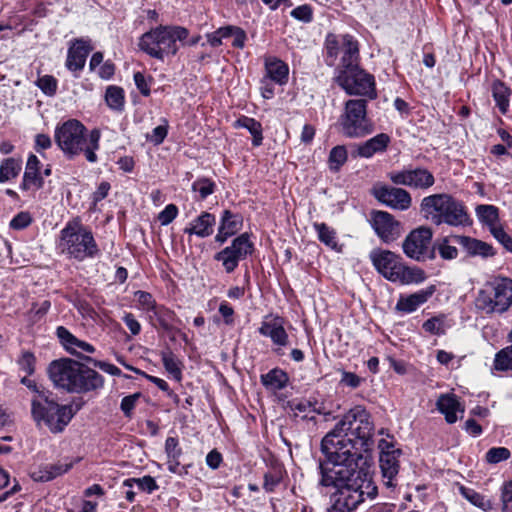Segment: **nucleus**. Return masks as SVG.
<instances>
[{
    "instance_id": "8",
    "label": "nucleus",
    "mask_w": 512,
    "mask_h": 512,
    "mask_svg": "<svg viewBox=\"0 0 512 512\" xmlns=\"http://www.w3.org/2000/svg\"><path fill=\"white\" fill-rule=\"evenodd\" d=\"M512 305V279L495 277L478 291L475 306L485 314H503Z\"/></svg>"
},
{
    "instance_id": "17",
    "label": "nucleus",
    "mask_w": 512,
    "mask_h": 512,
    "mask_svg": "<svg viewBox=\"0 0 512 512\" xmlns=\"http://www.w3.org/2000/svg\"><path fill=\"white\" fill-rule=\"evenodd\" d=\"M258 332L262 336L270 338L273 344L277 346V348L274 349L276 354H283L281 348L287 346L289 342V336L284 328L283 318L279 316L266 317L262 321Z\"/></svg>"
},
{
    "instance_id": "51",
    "label": "nucleus",
    "mask_w": 512,
    "mask_h": 512,
    "mask_svg": "<svg viewBox=\"0 0 512 512\" xmlns=\"http://www.w3.org/2000/svg\"><path fill=\"white\" fill-rule=\"evenodd\" d=\"M291 16L297 20L308 23L312 21L313 18L312 8L307 4L300 5L291 11Z\"/></svg>"
},
{
    "instance_id": "60",
    "label": "nucleus",
    "mask_w": 512,
    "mask_h": 512,
    "mask_svg": "<svg viewBox=\"0 0 512 512\" xmlns=\"http://www.w3.org/2000/svg\"><path fill=\"white\" fill-rule=\"evenodd\" d=\"M219 313L223 317L225 324H227V325L233 324L234 309L228 302H226V301L221 302V304L219 306Z\"/></svg>"
},
{
    "instance_id": "13",
    "label": "nucleus",
    "mask_w": 512,
    "mask_h": 512,
    "mask_svg": "<svg viewBox=\"0 0 512 512\" xmlns=\"http://www.w3.org/2000/svg\"><path fill=\"white\" fill-rule=\"evenodd\" d=\"M432 230L429 227H419L411 231L402 244L404 254L416 261H425L434 257L430 249Z\"/></svg>"
},
{
    "instance_id": "14",
    "label": "nucleus",
    "mask_w": 512,
    "mask_h": 512,
    "mask_svg": "<svg viewBox=\"0 0 512 512\" xmlns=\"http://www.w3.org/2000/svg\"><path fill=\"white\" fill-rule=\"evenodd\" d=\"M378 448L380 450L379 465L383 482L387 487H395V480L400 468L399 457L402 451L396 448L392 441L387 439H381L378 443Z\"/></svg>"
},
{
    "instance_id": "40",
    "label": "nucleus",
    "mask_w": 512,
    "mask_h": 512,
    "mask_svg": "<svg viewBox=\"0 0 512 512\" xmlns=\"http://www.w3.org/2000/svg\"><path fill=\"white\" fill-rule=\"evenodd\" d=\"M479 220L490 227H498V208L493 205H479L476 208Z\"/></svg>"
},
{
    "instance_id": "29",
    "label": "nucleus",
    "mask_w": 512,
    "mask_h": 512,
    "mask_svg": "<svg viewBox=\"0 0 512 512\" xmlns=\"http://www.w3.org/2000/svg\"><path fill=\"white\" fill-rule=\"evenodd\" d=\"M389 142L390 137L385 133H380L364 143L359 144L357 154L363 158H370L378 152L385 151Z\"/></svg>"
},
{
    "instance_id": "45",
    "label": "nucleus",
    "mask_w": 512,
    "mask_h": 512,
    "mask_svg": "<svg viewBox=\"0 0 512 512\" xmlns=\"http://www.w3.org/2000/svg\"><path fill=\"white\" fill-rule=\"evenodd\" d=\"M135 299L137 301V307L147 313H149V315L152 314V312L156 309V307L158 306L156 304V301L155 299L152 297V295L148 292H145V291H136L135 294Z\"/></svg>"
},
{
    "instance_id": "37",
    "label": "nucleus",
    "mask_w": 512,
    "mask_h": 512,
    "mask_svg": "<svg viewBox=\"0 0 512 512\" xmlns=\"http://www.w3.org/2000/svg\"><path fill=\"white\" fill-rule=\"evenodd\" d=\"M21 160L15 158H7L0 165V183L7 182L19 174L21 171Z\"/></svg>"
},
{
    "instance_id": "55",
    "label": "nucleus",
    "mask_w": 512,
    "mask_h": 512,
    "mask_svg": "<svg viewBox=\"0 0 512 512\" xmlns=\"http://www.w3.org/2000/svg\"><path fill=\"white\" fill-rule=\"evenodd\" d=\"M165 452L167 458H179L182 450L179 447L178 440L175 437H168L165 441Z\"/></svg>"
},
{
    "instance_id": "32",
    "label": "nucleus",
    "mask_w": 512,
    "mask_h": 512,
    "mask_svg": "<svg viewBox=\"0 0 512 512\" xmlns=\"http://www.w3.org/2000/svg\"><path fill=\"white\" fill-rule=\"evenodd\" d=\"M511 89L506 86L502 81L496 80L492 84V96L502 114H506L510 106L509 97Z\"/></svg>"
},
{
    "instance_id": "48",
    "label": "nucleus",
    "mask_w": 512,
    "mask_h": 512,
    "mask_svg": "<svg viewBox=\"0 0 512 512\" xmlns=\"http://www.w3.org/2000/svg\"><path fill=\"white\" fill-rule=\"evenodd\" d=\"M192 190L198 192L201 199H205L214 192L215 183L208 178H200L192 184Z\"/></svg>"
},
{
    "instance_id": "33",
    "label": "nucleus",
    "mask_w": 512,
    "mask_h": 512,
    "mask_svg": "<svg viewBox=\"0 0 512 512\" xmlns=\"http://www.w3.org/2000/svg\"><path fill=\"white\" fill-rule=\"evenodd\" d=\"M243 226V217L239 213L224 210L221 214L219 227L228 232L231 236L238 233Z\"/></svg>"
},
{
    "instance_id": "56",
    "label": "nucleus",
    "mask_w": 512,
    "mask_h": 512,
    "mask_svg": "<svg viewBox=\"0 0 512 512\" xmlns=\"http://www.w3.org/2000/svg\"><path fill=\"white\" fill-rule=\"evenodd\" d=\"M140 393L125 396L121 401V410L125 416L130 417L132 410L135 408L137 400L140 398Z\"/></svg>"
},
{
    "instance_id": "20",
    "label": "nucleus",
    "mask_w": 512,
    "mask_h": 512,
    "mask_svg": "<svg viewBox=\"0 0 512 512\" xmlns=\"http://www.w3.org/2000/svg\"><path fill=\"white\" fill-rule=\"evenodd\" d=\"M41 162L34 154H30L26 163L21 189L23 190H38L42 188L44 181L40 173Z\"/></svg>"
},
{
    "instance_id": "15",
    "label": "nucleus",
    "mask_w": 512,
    "mask_h": 512,
    "mask_svg": "<svg viewBox=\"0 0 512 512\" xmlns=\"http://www.w3.org/2000/svg\"><path fill=\"white\" fill-rule=\"evenodd\" d=\"M388 178L395 185L408 186L413 189L428 190L435 184V177L423 167L407 168L388 173Z\"/></svg>"
},
{
    "instance_id": "38",
    "label": "nucleus",
    "mask_w": 512,
    "mask_h": 512,
    "mask_svg": "<svg viewBox=\"0 0 512 512\" xmlns=\"http://www.w3.org/2000/svg\"><path fill=\"white\" fill-rule=\"evenodd\" d=\"M348 159L347 149L343 145L335 146L331 149L328 157L329 169L332 172H338Z\"/></svg>"
},
{
    "instance_id": "4",
    "label": "nucleus",
    "mask_w": 512,
    "mask_h": 512,
    "mask_svg": "<svg viewBox=\"0 0 512 512\" xmlns=\"http://www.w3.org/2000/svg\"><path fill=\"white\" fill-rule=\"evenodd\" d=\"M422 216L430 223L440 226H463L469 221L468 213L462 202L447 193L432 194L424 197L420 203Z\"/></svg>"
},
{
    "instance_id": "49",
    "label": "nucleus",
    "mask_w": 512,
    "mask_h": 512,
    "mask_svg": "<svg viewBox=\"0 0 512 512\" xmlns=\"http://www.w3.org/2000/svg\"><path fill=\"white\" fill-rule=\"evenodd\" d=\"M510 450L506 447H493L486 452L485 459L490 464H497L510 457Z\"/></svg>"
},
{
    "instance_id": "12",
    "label": "nucleus",
    "mask_w": 512,
    "mask_h": 512,
    "mask_svg": "<svg viewBox=\"0 0 512 512\" xmlns=\"http://www.w3.org/2000/svg\"><path fill=\"white\" fill-rule=\"evenodd\" d=\"M254 245L247 233L236 237L231 245L225 247L214 255L216 261L221 262L226 273H232L238 267L239 262L253 253Z\"/></svg>"
},
{
    "instance_id": "18",
    "label": "nucleus",
    "mask_w": 512,
    "mask_h": 512,
    "mask_svg": "<svg viewBox=\"0 0 512 512\" xmlns=\"http://www.w3.org/2000/svg\"><path fill=\"white\" fill-rule=\"evenodd\" d=\"M372 226L379 238L385 243L395 241L402 233L401 224L385 211L373 213Z\"/></svg>"
},
{
    "instance_id": "22",
    "label": "nucleus",
    "mask_w": 512,
    "mask_h": 512,
    "mask_svg": "<svg viewBox=\"0 0 512 512\" xmlns=\"http://www.w3.org/2000/svg\"><path fill=\"white\" fill-rule=\"evenodd\" d=\"M340 52L342 53L341 63L338 69H348L359 66L358 42L351 35L341 37Z\"/></svg>"
},
{
    "instance_id": "5",
    "label": "nucleus",
    "mask_w": 512,
    "mask_h": 512,
    "mask_svg": "<svg viewBox=\"0 0 512 512\" xmlns=\"http://www.w3.org/2000/svg\"><path fill=\"white\" fill-rule=\"evenodd\" d=\"M51 395V392H42L33 396L31 414L38 426L45 425L51 433L57 434L64 431L75 412L71 405H60Z\"/></svg>"
},
{
    "instance_id": "57",
    "label": "nucleus",
    "mask_w": 512,
    "mask_h": 512,
    "mask_svg": "<svg viewBox=\"0 0 512 512\" xmlns=\"http://www.w3.org/2000/svg\"><path fill=\"white\" fill-rule=\"evenodd\" d=\"M167 133H168L167 126L159 125L152 130L151 134L148 136V139L150 142L154 143L155 145H159L164 141V139L167 136Z\"/></svg>"
},
{
    "instance_id": "35",
    "label": "nucleus",
    "mask_w": 512,
    "mask_h": 512,
    "mask_svg": "<svg viewBox=\"0 0 512 512\" xmlns=\"http://www.w3.org/2000/svg\"><path fill=\"white\" fill-rule=\"evenodd\" d=\"M313 227L317 232L318 239L323 244L337 252L341 251L337 242L336 232L333 228L329 227L325 223H314Z\"/></svg>"
},
{
    "instance_id": "1",
    "label": "nucleus",
    "mask_w": 512,
    "mask_h": 512,
    "mask_svg": "<svg viewBox=\"0 0 512 512\" xmlns=\"http://www.w3.org/2000/svg\"><path fill=\"white\" fill-rule=\"evenodd\" d=\"M373 431L370 413L357 405L322 439L327 463L319 466L320 484L337 489L327 512H352L367 499L376 498L378 490L371 475L358 466L362 453L372 449Z\"/></svg>"
},
{
    "instance_id": "39",
    "label": "nucleus",
    "mask_w": 512,
    "mask_h": 512,
    "mask_svg": "<svg viewBox=\"0 0 512 512\" xmlns=\"http://www.w3.org/2000/svg\"><path fill=\"white\" fill-rule=\"evenodd\" d=\"M493 367L496 371H512V345L501 349L495 354Z\"/></svg>"
},
{
    "instance_id": "23",
    "label": "nucleus",
    "mask_w": 512,
    "mask_h": 512,
    "mask_svg": "<svg viewBox=\"0 0 512 512\" xmlns=\"http://www.w3.org/2000/svg\"><path fill=\"white\" fill-rule=\"evenodd\" d=\"M451 241L463 247L468 254L473 256L489 257L494 255V250L491 245L475 238L456 235L451 238Z\"/></svg>"
},
{
    "instance_id": "52",
    "label": "nucleus",
    "mask_w": 512,
    "mask_h": 512,
    "mask_svg": "<svg viewBox=\"0 0 512 512\" xmlns=\"http://www.w3.org/2000/svg\"><path fill=\"white\" fill-rule=\"evenodd\" d=\"M178 215V208L174 204L167 205L158 215V220L161 225L166 226L170 224Z\"/></svg>"
},
{
    "instance_id": "16",
    "label": "nucleus",
    "mask_w": 512,
    "mask_h": 512,
    "mask_svg": "<svg viewBox=\"0 0 512 512\" xmlns=\"http://www.w3.org/2000/svg\"><path fill=\"white\" fill-rule=\"evenodd\" d=\"M373 195L379 202L395 210H408L412 204L410 193L399 187L377 186L373 188Z\"/></svg>"
},
{
    "instance_id": "47",
    "label": "nucleus",
    "mask_w": 512,
    "mask_h": 512,
    "mask_svg": "<svg viewBox=\"0 0 512 512\" xmlns=\"http://www.w3.org/2000/svg\"><path fill=\"white\" fill-rule=\"evenodd\" d=\"M153 317L159 322V325L162 328L169 329L170 323L174 317V313L163 306H157L156 309L152 312V314L149 315V318L151 320Z\"/></svg>"
},
{
    "instance_id": "10",
    "label": "nucleus",
    "mask_w": 512,
    "mask_h": 512,
    "mask_svg": "<svg viewBox=\"0 0 512 512\" xmlns=\"http://www.w3.org/2000/svg\"><path fill=\"white\" fill-rule=\"evenodd\" d=\"M339 125L343 135L349 138H360L371 134L374 131V125L367 117V100H348L339 118Z\"/></svg>"
},
{
    "instance_id": "19",
    "label": "nucleus",
    "mask_w": 512,
    "mask_h": 512,
    "mask_svg": "<svg viewBox=\"0 0 512 512\" xmlns=\"http://www.w3.org/2000/svg\"><path fill=\"white\" fill-rule=\"evenodd\" d=\"M56 334L65 350L72 355L82 357L84 353L95 352V348L91 344L78 339L63 326L57 328Z\"/></svg>"
},
{
    "instance_id": "62",
    "label": "nucleus",
    "mask_w": 512,
    "mask_h": 512,
    "mask_svg": "<svg viewBox=\"0 0 512 512\" xmlns=\"http://www.w3.org/2000/svg\"><path fill=\"white\" fill-rule=\"evenodd\" d=\"M35 358L31 353H24L19 361L21 369L26 374L31 375L34 372Z\"/></svg>"
},
{
    "instance_id": "44",
    "label": "nucleus",
    "mask_w": 512,
    "mask_h": 512,
    "mask_svg": "<svg viewBox=\"0 0 512 512\" xmlns=\"http://www.w3.org/2000/svg\"><path fill=\"white\" fill-rule=\"evenodd\" d=\"M283 479V470L279 466L272 467L264 475L263 488L266 492H273Z\"/></svg>"
},
{
    "instance_id": "3",
    "label": "nucleus",
    "mask_w": 512,
    "mask_h": 512,
    "mask_svg": "<svg viewBox=\"0 0 512 512\" xmlns=\"http://www.w3.org/2000/svg\"><path fill=\"white\" fill-rule=\"evenodd\" d=\"M100 137L99 130L93 129L88 133L86 127L75 119L64 122L55 130V141L69 159L83 153L91 163L97 161L95 152L99 149Z\"/></svg>"
},
{
    "instance_id": "11",
    "label": "nucleus",
    "mask_w": 512,
    "mask_h": 512,
    "mask_svg": "<svg viewBox=\"0 0 512 512\" xmlns=\"http://www.w3.org/2000/svg\"><path fill=\"white\" fill-rule=\"evenodd\" d=\"M336 83L349 95H357L375 99L377 97L375 78L359 66L338 69Z\"/></svg>"
},
{
    "instance_id": "53",
    "label": "nucleus",
    "mask_w": 512,
    "mask_h": 512,
    "mask_svg": "<svg viewBox=\"0 0 512 512\" xmlns=\"http://www.w3.org/2000/svg\"><path fill=\"white\" fill-rule=\"evenodd\" d=\"M491 234L510 252H512V238L499 225L491 229Z\"/></svg>"
},
{
    "instance_id": "43",
    "label": "nucleus",
    "mask_w": 512,
    "mask_h": 512,
    "mask_svg": "<svg viewBox=\"0 0 512 512\" xmlns=\"http://www.w3.org/2000/svg\"><path fill=\"white\" fill-rule=\"evenodd\" d=\"M134 484H136L140 490L147 493H152L158 489V485L155 479L149 475H146L142 478H129L123 482V486L128 488H132Z\"/></svg>"
},
{
    "instance_id": "26",
    "label": "nucleus",
    "mask_w": 512,
    "mask_h": 512,
    "mask_svg": "<svg viewBox=\"0 0 512 512\" xmlns=\"http://www.w3.org/2000/svg\"><path fill=\"white\" fill-rule=\"evenodd\" d=\"M436 405L437 409L444 414L445 420L449 424H453L457 421L458 412L461 415L464 413V408L454 394H442L438 398Z\"/></svg>"
},
{
    "instance_id": "63",
    "label": "nucleus",
    "mask_w": 512,
    "mask_h": 512,
    "mask_svg": "<svg viewBox=\"0 0 512 512\" xmlns=\"http://www.w3.org/2000/svg\"><path fill=\"white\" fill-rule=\"evenodd\" d=\"M110 184L108 182H101L97 188V190L92 195L93 205L95 206L98 202L107 197Z\"/></svg>"
},
{
    "instance_id": "31",
    "label": "nucleus",
    "mask_w": 512,
    "mask_h": 512,
    "mask_svg": "<svg viewBox=\"0 0 512 512\" xmlns=\"http://www.w3.org/2000/svg\"><path fill=\"white\" fill-rule=\"evenodd\" d=\"M289 377L285 371L279 368H274L266 374L261 375L262 385L271 391L282 390L286 387Z\"/></svg>"
},
{
    "instance_id": "21",
    "label": "nucleus",
    "mask_w": 512,
    "mask_h": 512,
    "mask_svg": "<svg viewBox=\"0 0 512 512\" xmlns=\"http://www.w3.org/2000/svg\"><path fill=\"white\" fill-rule=\"evenodd\" d=\"M435 287L430 286L426 289L419 290L408 296H401L396 304V310L403 313H412L434 294Z\"/></svg>"
},
{
    "instance_id": "59",
    "label": "nucleus",
    "mask_w": 512,
    "mask_h": 512,
    "mask_svg": "<svg viewBox=\"0 0 512 512\" xmlns=\"http://www.w3.org/2000/svg\"><path fill=\"white\" fill-rule=\"evenodd\" d=\"M31 223L29 213L21 212L17 214L10 222V226L14 229H24Z\"/></svg>"
},
{
    "instance_id": "36",
    "label": "nucleus",
    "mask_w": 512,
    "mask_h": 512,
    "mask_svg": "<svg viewBox=\"0 0 512 512\" xmlns=\"http://www.w3.org/2000/svg\"><path fill=\"white\" fill-rule=\"evenodd\" d=\"M459 491L467 501H469L472 505L480 508L481 510L488 512L493 508L491 500L476 492L474 489L460 486Z\"/></svg>"
},
{
    "instance_id": "61",
    "label": "nucleus",
    "mask_w": 512,
    "mask_h": 512,
    "mask_svg": "<svg viewBox=\"0 0 512 512\" xmlns=\"http://www.w3.org/2000/svg\"><path fill=\"white\" fill-rule=\"evenodd\" d=\"M122 319L133 335L140 333L141 325L132 313H125Z\"/></svg>"
},
{
    "instance_id": "24",
    "label": "nucleus",
    "mask_w": 512,
    "mask_h": 512,
    "mask_svg": "<svg viewBox=\"0 0 512 512\" xmlns=\"http://www.w3.org/2000/svg\"><path fill=\"white\" fill-rule=\"evenodd\" d=\"M91 47L86 41L77 40L68 50L66 66L71 71L82 70Z\"/></svg>"
},
{
    "instance_id": "58",
    "label": "nucleus",
    "mask_w": 512,
    "mask_h": 512,
    "mask_svg": "<svg viewBox=\"0 0 512 512\" xmlns=\"http://www.w3.org/2000/svg\"><path fill=\"white\" fill-rule=\"evenodd\" d=\"M134 82L140 93L144 96L150 95V84L146 79L145 75L141 72L134 74Z\"/></svg>"
},
{
    "instance_id": "30",
    "label": "nucleus",
    "mask_w": 512,
    "mask_h": 512,
    "mask_svg": "<svg viewBox=\"0 0 512 512\" xmlns=\"http://www.w3.org/2000/svg\"><path fill=\"white\" fill-rule=\"evenodd\" d=\"M72 462H58L40 467L32 473L35 481L47 482L68 472L72 468Z\"/></svg>"
},
{
    "instance_id": "34",
    "label": "nucleus",
    "mask_w": 512,
    "mask_h": 512,
    "mask_svg": "<svg viewBox=\"0 0 512 512\" xmlns=\"http://www.w3.org/2000/svg\"><path fill=\"white\" fill-rule=\"evenodd\" d=\"M235 127L247 129L253 136L252 143L254 146H260L262 144V125L254 118L242 116L235 122Z\"/></svg>"
},
{
    "instance_id": "2",
    "label": "nucleus",
    "mask_w": 512,
    "mask_h": 512,
    "mask_svg": "<svg viewBox=\"0 0 512 512\" xmlns=\"http://www.w3.org/2000/svg\"><path fill=\"white\" fill-rule=\"evenodd\" d=\"M48 373L56 387L68 392H89L104 384L103 376L97 371L69 358L53 361Z\"/></svg>"
},
{
    "instance_id": "7",
    "label": "nucleus",
    "mask_w": 512,
    "mask_h": 512,
    "mask_svg": "<svg viewBox=\"0 0 512 512\" xmlns=\"http://www.w3.org/2000/svg\"><path fill=\"white\" fill-rule=\"evenodd\" d=\"M370 259L376 270L389 281L410 284L420 283L425 279L421 269L405 266L401 257L389 250H373Z\"/></svg>"
},
{
    "instance_id": "64",
    "label": "nucleus",
    "mask_w": 512,
    "mask_h": 512,
    "mask_svg": "<svg viewBox=\"0 0 512 512\" xmlns=\"http://www.w3.org/2000/svg\"><path fill=\"white\" fill-rule=\"evenodd\" d=\"M503 510L512 508V481L506 483L502 489Z\"/></svg>"
},
{
    "instance_id": "41",
    "label": "nucleus",
    "mask_w": 512,
    "mask_h": 512,
    "mask_svg": "<svg viewBox=\"0 0 512 512\" xmlns=\"http://www.w3.org/2000/svg\"><path fill=\"white\" fill-rule=\"evenodd\" d=\"M105 100L113 110H122L124 106V91L118 86H109L106 90Z\"/></svg>"
},
{
    "instance_id": "25",
    "label": "nucleus",
    "mask_w": 512,
    "mask_h": 512,
    "mask_svg": "<svg viewBox=\"0 0 512 512\" xmlns=\"http://www.w3.org/2000/svg\"><path fill=\"white\" fill-rule=\"evenodd\" d=\"M215 223L216 218L213 214L202 212L184 229V232L190 235H196L200 238H206L212 235Z\"/></svg>"
},
{
    "instance_id": "6",
    "label": "nucleus",
    "mask_w": 512,
    "mask_h": 512,
    "mask_svg": "<svg viewBox=\"0 0 512 512\" xmlns=\"http://www.w3.org/2000/svg\"><path fill=\"white\" fill-rule=\"evenodd\" d=\"M59 247L63 253L78 261L98 255V245L92 232L79 219L69 221L60 232Z\"/></svg>"
},
{
    "instance_id": "54",
    "label": "nucleus",
    "mask_w": 512,
    "mask_h": 512,
    "mask_svg": "<svg viewBox=\"0 0 512 512\" xmlns=\"http://www.w3.org/2000/svg\"><path fill=\"white\" fill-rule=\"evenodd\" d=\"M438 251H439L440 256L446 260L455 259L458 255V250H457L456 246L451 245L449 243V240H447V239H445L441 244H439Z\"/></svg>"
},
{
    "instance_id": "28",
    "label": "nucleus",
    "mask_w": 512,
    "mask_h": 512,
    "mask_svg": "<svg viewBox=\"0 0 512 512\" xmlns=\"http://www.w3.org/2000/svg\"><path fill=\"white\" fill-rule=\"evenodd\" d=\"M267 77L279 85H285L288 81L289 67L276 57H268L265 60Z\"/></svg>"
},
{
    "instance_id": "50",
    "label": "nucleus",
    "mask_w": 512,
    "mask_h": 512,
    "mask_svg": "<svg viewBox=\"0 0 512 512\" xmlns=\"http://www.w3.org/2000/svg\"><path fill=\"white\" fill-rule=\"evenodd\" d=\"M37 86L46 94L54 95L57 89V81L53 76L45 75L37 80Z\"/></svg>"
},
{
    "instance_id": "46",
    "label": "nucleus",
    "mask_w": 512,
    "mask_h": 512,
    "mask_svg": "<svg viewBox=\"0 0 512 512\" xmlns=\"http://www.w3.org/2000/svg\"><path fill=\"white\" fill-rule=\"evenodd\" d=\"M422 328L433 335H444L446 332V326L444 324V317L438 316V317H432L428 320H426Z\"/></svg>"
},
{
    "instance_id": "27",
    "label": "nucleus",
    "mask_w": 512,
    "mask_h": 512,
    "mask_svg": "<svg viewBox=\"0 0 512 512\" xmlns=\"http://www.w3.org/2000/svg\"><path fill=\"white\" fill-rule=\"evenodd\" d=\"M295 416L303 419H314L315 414H325L322 403L312 399L293 400L289 404Z\"/></svg>"
},
{
    "instance_id": "9",
    "label": "nucleus",
    "mask_w": 512,
    "mask_h": 512,
    "mask_svg": "<svg viewBox=\"0 0 512 512\" xmlns=\"http://www.w3.org/2000/svg\"><path fill=\"white\" fill-rule=\"evenodd\" d=\"M188 36V30L183 27H157L142 35L139 46L150 56L163 59L165 56L174 55L177 50V41H182Z\"/></svg>"
},
{
    "instance_id": "42",
    "label": "nucleus",
    "mask_w": 512,
    "mask_h": 512,
    "mask_svg": "<svg viewBox=\"0 0 512 512\" xmlns=\"http://www.w3.org/2000/svg\"><path fill=\"white\" fill-rule=\"evenodd\" d=\"M162 362L166 371L177 381L182 379L180 361L172 352L162 353Z\"/></svg>"
}]
</instances>
